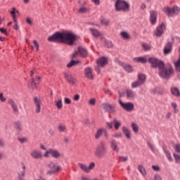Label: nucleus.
Here are the masks:
<instances>
[{"label": "nucleus", "mask_w": 180, "mask_h": 180, "mask_svg": "<svg viewBox=\"0 0 180 180\" xmlns=\"http://www.w3.org/2000/svg\"><path fill=\"white\" fill-rule=\"evenodd\" d=\"M34 103L35 105L36 113H40L41 112V101L37 97H34Z\"/></svg>", "instance_id": "13"}, {"label": "nucleus", "mask_w": 180, "mask_h": 180, "mask_svg": "<svg viewBox=\"0 0 180 180\" xmlns=\"http://www.w3.org/2000/svg\"><path fill=\"white\" fill-rule=\"evenodd\" d=\"M174 148L176 153H180V143L174 144Z\"/></svg>", "instance_id": "49"}, {"label": "nucleus", "mask_w": 180, "mask_h": 180, "mask_svg": "<svg viewBox=\"0 0 180 180\" xmlns=\"http://www.w3.org/2000/svg\"><path fill=\"white\" fill-rule=\"evenodd\" d=\"M0 101L1 102H5L6 98L4 96V94L0 93Z\"/></svg>", "instance_id": "58"}, {"label": "nucleus", "mask_w": 180, "mask_h": 180, "mask_svg": "<svg viewBox=\"0 0 180 180\" xmlns=\"http://www.w3.org/2000/svg\"><path fill=\"white\" fill-rule=\"evenodd\" d=\"M79 98H81L79 94H76L73 96V101H75L77 102V101H79Z\"/></svg>", "instance_id": "57"}, {"label": "nucleus", "mask_w": 180, "mask_h": 180, "mask_svg": "<svg viewBox=\"0 0 180 180\" xmlns=\"http://www.w3.org/2000/svg\"><path fill=\"white\" fill-rule=\"evenodd\" d=\"M138 81L142 84H144L146 82V75H143L141 73H139L138 75Z\"/></svg>", "instance_id": "28"}, {"label": "nucleus", "mask_w": 180, "mask_h": 180, "mask_svg": "<svg viewBox=\"0 0 180 180\" xmlns=\"http://www.w3.org/2000/svg\"><path fill=\"white\" fill-rule=\"evenodd\" d=\"M152 169H153V171H160V167L155 166V165H153L152 166Z\"/></svg>", "instance_id": "64"}, {"label": "nucleus", "mask_w": 180, "mask_h": 180, "mask_svg": "<svg viewBox=\"0 0 180 180\" xmlns=\"http://www.w3.org/2000/svg\"><path fill=\"white\" fill-rule=\"evenodd\" d=\"M47 168L49 171L47 172L48 175H53V174H57L61 171V166L54 163V162H51L47 165Z\"/></svg>", "instance_id": "6"}, {"label": "nucleus", "mask_w": 180, "mask_h": 180, "mask_svg": "<svg viewBox=\"0 0 180 180\" xmlns=\"http://www.w3.org/2000/svg\"><path fill=\"white\" fill-rule=\"evenodd\" d=\"M138 169L141 172V174L143 176H146L147 175V172L146 171V168L143 167V165H139L138 166Z\"/></svg>", "instance_id": "33"}, {"label": "nucleus", "mask_w": 180, "mask_h": 180, "mask_svg": "<svg viewBox=\"0 0 180 180\" xmlns=\"http://www.w3.org/2000/svg\"><path fill=\"white\" fill-rule=\"evenodd\" d=\"M66 79L68 82H70V84H75L77 81L75 78H74V77H72L71 75H66Z\"/></svg>", "instance_id": "29"}, {"label": "nucleus", "mask_w": 180, "mask_h": 180, "mask_svg": "<svg viewBox=\"0 0 180 180\" xmlns=\"http://www.w3.org/2000/svg\"><path fill=\"white\" fill-rule=\"evenodd\" d=\"M157 15H158L157 11H150V20L151 25H155V23L157 22Z\"/></svg>", "instance_id": "16"}, {"label": "nucleus", "mask_w": 180, "mask_h": 180, "mask_svg": "<svg viewBox=\"0 0 180 180\" xmlns=\"http://www.w3.org/2000/svg\"><path fill=\"white\" fill-rule=\"evenodd\" d=\"M102 107L104 110H105V112H108L109 113H115V112H116L115 110L116 106L112 104H109V103H103Z\"/></svg>", "instance_id": "9"}, {"label": "nucleus", "mask_w": 180, "mask_h": 180, "mask_svg": "<svg viewBox=\"0 0 180 180\" xmlns=\"http://www.w3.org/2000/svg\"><path fill=\"white\" fill-rule=\"evenodd\" d=\"M26 166L25 165H22V171L18 174V179L19 180H25V179H23V176H25V175H26Z\"/></svg>", "instance_id": "27"}, {"label": "nucleus", "mask_w": 180, "mask_h": 180, "mask_svg": "<svg viewBox=\"0 0 180 180\" xmlns=\"http://www.w3.org/2000/svg\"><path fill=\"white\" fill-rule=\"evenodd\" d=\"M122 133L124 134V136L127 137V139L131 138V134L130 132V129L126 128V127H122Z\"/></svg>", "instance_id": "25"}, {"label": "nucleus", "mask_w": 180, "mask_h": 180, "mask_svg": "<svg viewBox=\"0 0 180 180\" xmlns=\"http://www.w3.org/2000/svg\"><path fill=\"white\" fill-rule=\"evenodd\" d=\"M106 124L108 129H113V122H107Z\"/></svg>", "instance_id": "63"}, {"label": "nucleus", "mask_w": 180, "mask_h": 180, "mask_svg": "<svg viewBox=\"0 0 180 180\" xmlns=\"http://www.w3.org/2000/svg\"><path fill=\"white\" fill-rule=\"evenodd\" d=\"M78 52L81 57H86V56H88V51H86L85 48H83L82 46L78 47Z\"/></svg>", "instance_id": "24"}, {"label": "nucleus", "mask_w": 180, "mask_h": 180, "mask_svg": "<svg viewBox=\"0 0 180 180\" xmlns=\"http://www.w3.org/2000/svg\"><path fill=\"white\" fill-rule=\"evenodd\" d=\"M120 36L124 39V40H129V39H130V34L127 32H122L120 33Z\"/></svg>", "instance_id": "35"}, {"label": "nucleus", "mask_w": 180, "mask_h": 180, "mask_svg": "<svg viewBox=\"0 0 180 180\" xmlns=\"http://www.w3.org/2000/svg\"><path fill=\"white\" fill-rule=\"evenodd\" d=\"M130 9V5L129 3L122 1V0H117L115 3V11L122 12H129Z\"/></svg>", "instance_id": "4"}, {"label": "nucleus", "mask_w": 180, "mask_h": 180, "mask_svg": "<svg viewBox=\"0 0 180 180\" xmlns=\"http://www.w3.org/2000/svg\"><path fill=\"white\" fill-rule=\"evenodd\" d=\"M0 32H1L3 33V34L8 36V31L6 30V29H5L4 27H0Z\"/></svg>", "instance_id": "55"}, {"label": "nucleus", "mask_w": 180, "mask_h": 180, "mask_svg": "<svg viewBox=\"0 0 180 180\" xmlns=\"http://www.w3.org/2000/svg\"><path fill=\"white\" fill-rule=\"evenodd\" d=\"M171 92L172 95H174V96H180L179 89L176 87H172L171 89Z\"/></svg>", "instance_id": "31"}, {"label": "nucleus", "mask_w": 180, "mask_h": 180, "mask_svg": "<svg viewBox=\"0 0 180 180\" xmlns=\"http://www.w3.org/2000/svg\"><path fill=\"white\" fill-rule=\"evenodd\" d=\"M117 64H119V65H121L122 67H123L124 70H125L127 72H131V71H133V68L131 67V65L127 63H124L120 60H117Z\"/></svg>", "instance_id": "14"}, {"label": "nucleus", "mask_w": 180, "mask_h": 180, "mask_svg": "<svg viewBox=\"0 0 180 180\" xmlns=\"http://www.w3.org/2000/svg\"><path fill=\"white\" fill-rule=\"evenodd\" d=\"M121 108L126 110L127 112H132V110H134V104L131 102H127V103H124L122 101V99H119L118 101Z\"/></svg>", "instance_id": "8"}, {"label": "nucleus", "mask_w": 180, "mask_h": 180, "mask_svg": "<svg viewBox=\"0 0 180 180\" xmlns=\"http://www.w3.org/2000/svg\"><path fill=\"white\" fill-rule=\"evenodd\" d=\"M162 11L165 15H167V16L172 17L174 15H178V13H179L180 8L178 6H174L173 8L167 6L163 8Z\"/></svg>", "instance_id": "7"}, {"label": "nucleus", "mask_w": 180, "mask_h": 180, "mask_svg": "<svg viewBox=\"0 0 180 180\" xmlns=\"http://www.w3.org/2000/svg\"><path fill=\"white\" fill-rule=\"evenodd\" d=\"M154 180H162V178L160 174H155L154 176Z\"/></svg>", "instance_id": "60"}, {"label": "nucleus", "mask_w": 180, "mask_h": 180, "mask_svg": "<svg viewBox=\"0 0 180 180\" xmlns=\"http://www.w3.org/2000/svg\"><path fill=\"white\" fill-rule=\"evenodd\" d=\"M8 103H9V105H11V106L12 107V109L13 110V112L15 113H19V110L18 109V105H16V103H15V101H13V100L9 99L8 101Z\"/></svg>", "instance_id": "20"}, {"label": "nucleus", "mask_w": 180, "mask_h": 180, "mask_svg": "<svg viewBox=\"0 0 180 180\" xmlns=\"http://www.w3.org/2000/svg\"><path fill=\"white\" fill-rule=\"evenodd\" d=\"M79 13H88L89 12V8L85 7V6H82L79 10H78Z\"/></svg>", "instance_id": "37"}, {"label": "nucleus", "mask_w": 180, "mask_h": 180, "mask_svg": "<svg viewBox=\"0 0 180 180\" xmlns=\"http://www.w3.org/2000/svg\"><path fill=\"white\" fill-rule=\"evenodd\" d=\"M56 106L58 109H63V100H58L56 101Z\"/></svg>", "instance_id": "41"}, {"label": "nucleus", "mask_w": 180, "mask_h": 180, "mask_svg": "<svg viewBox=\"0 0 180 180\" xmlns=\"http://www.w3.org/2000/svg\"><path fill=\"white\" fill-rule=\"evenodd\" d=\"M93 168H95V162H91L89 165L88 169H89V173L92 169Z\"/></svg>", "instance_id": "54"}, {"label": "nucleus", "mask_w": 180, "mask_h": 180, "mask_svg": "<svg viewBox=\"0 0 180 180\" xmlns=\"http://www.w3.org/2000/svg\"><path fill=\"white\" fill-rule=\"evenodd\" d=\"M165 24H164V22H162L160 25L157 27L155 36H157V37H161V35L163 34L164 32H165Z\"/></svg>", "instance_id": "10"}, {"label": "nucleus", "mask_w": 180, "mask_h": 180, "mask_svg": "<svg viewBox=\"0 0 180 180\" xmlns=\"http://www.w3.org/2000/svg\"><path fill=\"white\" fill-rule=\"evenodd\" d=\"M142 47L145 51H150L151 50V47L148 44L143 43L142 44Z\"/></svg>", "instance_id": "43"}, {"label": "nucleus", "mask_w": 180, "mask_h": 180, "mask_svg": "<svg viewBox=\"0 0 180 180\" xmlns=\"http://www.w3.org/2000/svg\"><path fill=\"white\" fill-rule=\"evenodd\" d=\"M97 64L99 67H105L108 64V58L105 57H101L97 60Z\"/></svg>", "instance_id": "19"}, {"label": "nucleus", "mask_w": 180, "mask_h": 180, "mask_svg": "<svg viewBox=\"0 0 180 180\" xmlns=\"http://www.w3.org/2000/svg\"><path fill=\"white\" fill-rule=\"evenodd\" d=\"M129 160L127 156H120L119 157V162H126Z\"/></svg>", "instance_id": "45"}, {"label": "nucleus", "mask_w": 180, "mask_h": 180, "mask_svg": "<svg viewBox=\"0 0 180 180\" xmlns=\"http://www.w3.org/2000/svg\"><path fill=\"white\" fill-rule=\"evenodd\" d=\"M34 46L37 48V51H39V43H37V40L33 41Z\"/></svg>", "instance_id": "62"}, {"label": "nucleus", "mask_w": 180, "mask_h": 180, "mask_svg": "<svg viewBox=\"0 0 180 180\" xmlns=\"http://www.w3.org/2000/svg\"><path fill=\"white\" fill-rule=\"evenodd\" d=\"M58 130L60 133H64L66 131L67 127H65V125H59Z\"/></svg>", "instance_id": "44"}, {"label": "nucleus", "mask_w": 180, "mask_h": 180, "mask_svg": "<svg viewBox=\"0 0 180 180\" xmlns=\"http://www.w3.org/2000/svg\"><path fill=\"white\" fill-rule=\"evenodd\" d=\"M143 85L139 80H136L131 83V88H139V86H141Z\"/></svg>", "instance_id": "36"}, {"label": "nucleus", "mask_w": 180, "mask_h": 180, "mask_svg": "<svg viewBox=\"0 0 180 180\" xmlns=\"http://www.w3.org/2000/svg\"><path fill=\"white\" fill-rule=\"evenodd\" d=\"M26 22L27 23V25H33V20H32L31 18H27L26 19Z\"/></svg>", "instance_id": "56"}, {"label": "nucleus", "mask_w": 180, "mask_h": 180, "mask_svg": "<svg viewBox=\"0 0 180 180\" xmlns=\"http://www.w3.org/2000/svg\"><path fill=\"white\" fill-rule=\"evenodd\" d=\"M163 151L168 161H169V162H172V161H174V158H172V155L171 154V152L166 148H164Z\"/></svg>", "instance_id": "23"}, {"label": "nucleus", "mask_w": 180, "mask_h": 180, "mask_svg": "<svg viewBox=\"0 0 180 180\" xmlns=\"http://www.w3.org/2000/svg\"><path fill=\"white\" fill-rule=\"evenodd\" d=\"M172 51V44L171 42H168L163 50V53L165 56H168V54L171 53Z\"/></svg>", "instance_id": "18"}, {"label": "nucleus", "mask_w": 180, "mask_h": 180, "mask_svg": "<svg viewBox=\"0 0 180 180\" xmlns=\"http://www.w3.org/2000/svg\"><path fill=\"white\" fill-rule=\"evenodd\" d=\"M110 148L112 150V151H115V153H119L120 151V148H119V146H117V142L115 139H112L110 142Z\"/></svg>", "instance_id": "17"}, {"label": "nucleus", "mask_w": 180, "mask_h": 180, "mask_svg": "<svg viewBox=\"0 0 180 180\" xmlns=\"http://www.w3.org/2000/svg\"><path fill=\"white\" fill-rule=\"evenodd\" d=\"M126 94L127 98H128V99H134V98L137 96V94H136V92L133 91L132 90H127Z\"/></svg>", "instance_id": "22"}, {"label": "nucleus", "mask_w": 180, "mask_h": 180, "mask_svg": "<svg viewBox=\"0 0 180 180\" xmlns=\"http://www.w3.org/2000/svg\"><path fill=\"white\" fill-rule=\"evenodd\" d=\"M16 13H19V11H16L15 8H13L12 11H11V15L12 18H15L16 16Z\"/></svg>", "instance_id": "47"}, {"label": "nucleus", "mask_w": 180, "mask_h": 180, "mask_svg": "<svg viewBox=\"0 0 180 180\" xmlns=\"http://www.w3.org/2000/svg\"><path fill=\"white\" fill-rule=\"evenodd\" d=\"M18 141H20V143L21 144H25V143H27L28 139H27V138H25V137H23V138H18Z\"/></svg>", "instance_id": "48"}, {"label": "nucleus", "mask_w": 180, "mask_h": 180, "mask_svg": "<svg viewBox=\"0 0 180 180\" xmlns=\"http://www.w3.org/2000/svg\"><path fill=\"white\" fill-rule=\"evenodd\" d=\"M15 129L18 133H20V131H22V124H16Z\"/></svg>", "instance_id": "50"}, {"label": "nucleus", "mask_w": 180, "mask_h": 180, "mask_svg": "<svg viewBox=\"0 0 180 180\" xmlns=\"http://www.w3.org/2000/svg\"><path fill=\"white\" fill-rule=\"evenodd\" d=\"M147 145L149 147V148H150L151 151L154 152V146L153 145V143H151V142L148 141L147 142Z\"/></svg>", "instance_id": "53"}, {"label": "nucleus", "mask_w": 180, "mask_h": 180, "mask_svg": "<svg viewBox=\"0 0 180 180\" xmlns=\"http://www.w3.org/2000/svg\"><path fill=\"white\" fill-rule=\"evenodd\" d=\"M29 88L31 89H36L37 86L36 85V80L34 79H32V82L28 84Z\"/></svg>", "instance_id": "34"}, {"label": "nucleus", "mask_w": 180, "mask_h": 180, "mask_svg": "<svg viewBox=\"0 0 180 180\" xmlns=\"http://www.w3.org/2000/svg\"><path fill=\"white\" fill-rule=\"evenodd\" d=\"M49 41H57L58 43H64L68 46L74 45L77 40V35L68 31L63 32H56L48 38Z\"/></svg>", "instance_id": "2"}, {"label": "nucleus", "mask_w": 180, "mask_h": 180, "mask_svg": "<svg viewBox=\"0 0 180 180\" xmlns=\"http://www.w3.org/2000/svg\"><path fill=\"white\" fill-rule=\"evenodd\" d=\"M64 101H65V103L66 105H70V103H71V99H70V98H65Z\"/></svg>", "instance_id": "59"}, {"label": "nucleus", "mask_w": 180, "mask_h": 180, "mask_svg": "<svg viewBox=\"0 0 180 180\" xmlns=\"http://www.w3.org/2000/svg\"><path fill=\"white\" fill-rule=\"evenodd\" d=\"M78 165L79 168L82 169V171H84V172H86V174H89L88 166L82 163H79Z\"/></svg>", "instance_id": "30"}, {"label": "nucleus", "mask_w": 180, "mask_h": 180, "mask_svg": "<svg viewBox=\"0 0 180 180\" xmlns=\"http://www.w3.org/2000/svg\"><path fill=\"white\" fill-rule=\"evenodd\" d=\"M78 61L77 60H71L68 65L67 67L68 68H71V67H74V65H77V64H78Z\"/></svg>", "instance_id": "42"}, {"label": "nucleus", "mask_w": 180, "mask_h": 180, "mask_svg": "<svg viewBox=\"0 0 180 180\" xmlns=\"http://www.w3.org/2000/svg\"><path fill=\"white\" fill-rule=\"evenodd\" d=\"M90 32L94 37H101V36H102V34L96 29L90 28Z\"/></svg>", "instance_id": "26"}, {"label": "nucleus", "mask_w": 180, "mask_h": 180, "mask_svg": "<svg viewBox=\"0 0 180 180\" xmlns=\"http://www.w3.org/2000/svg\"><path fill=\"white\" fill-rule=\"evenodd\" d=\"M134 61L141 63V64H146L147 61H148V56L134 58Z\"/></svg>", "instance_id": "15"}, {"label": "nucleus", "mask_w": 180, "mask_h": 180, "mask_svg": "<svg viewBox=\"0 0 180 180\" xmlns=\"http://www.w3.org/2000/svg\"><path fill=\"white\" fill-rule=\"evenodd\" d=\"M173 157L176 164H180V155L176 153H173Z\"/></svg>", "instance_id": "39"}, {"label": "nucleus", "mask_w": 180, "mask_h": 180, "mask_svg": "<svg viewBox=\"0 0 180 180\" xmlns=\"http://www.w3.org/2000/svg\"><path fill=\"white\" fill-rule=\"evenodd\" d=\"M112 137H114L115 139H122V133H116L112 135Z\"/></svg>", "instance_id": "52"}, {"label": "nucleus", "mask_w": 180, "mask_h": 180, "mask_svg": "<svg viewBox=\"0 0 180 180\" xmlns=\"http://www.w3.org/2000/svg\"><path fill=\"white\" fill-rule=\"evenodd\" d=\"M112 123H114V128L115 130H119L120 126H122V122L120 121H117V120H113Z\"/></svg>", "instance_id": "32"}, {"label": "nucleus", "mask_w": 180, "mask_h": 180, "mask_svg": "<svg viewBox=\"0 0 180 180\" xmlns=\"http://www.w3.org/2000/svg\"><path fill=\"white\" fill-rule=\"evenodd\" d=\"M30 156L32 158H34V160H40V159L43 158V154L41 153V152L40 150H33L30 153Z\"/></svg>", "instance_id": "12"}, {"label": "nucleus", "mask_w": 180, "mask_h": 180, "mask_svg": "<svg viewBox=\"0 0 180 180\" xmlns=\"http://www.w3.org/2000/svg\"><path fill=\"white\" fill-rule=\"evenodd\" d=\"M84 75L89 79H94V69L91 67L84 68Z\"/></svg>", "instance_id": "11"}, {"label": "nucleus", "mask_w": 180, "mask_h": 180, "mask_svg": "<svg viewBox=\"0 0 180 180\" xmlns=\"http://www.w3.org/2000/svg\"><path fill=\"white\" fill-rule=\"evenodd\" d=\"M104 137L105 139V140H108L109 139V134H108V131L105 129V131H104Z\"/></svg>", "instance_id": "61"}, {"label": "nucleus", "mask_w": 180, "mask_h": 180, "mask_svg": "<svg viewBox=\"0 0 180 180\" xmlns=\"http://www.w3.org/2000/svg\"><path fill=\"white\" fill-rule=\"evenodd\" d=\"M50 156L58 160V158H61V157H63V154L56 149L49 148L44 154V157H45V158H49Z\"/></svg>", "instance_id": "5"}, {"label": "nucleus", "mask_w": 180, "mask_h": 180, "mask_svg": "<svg viewBox=\"0 0 180 180\" xmlns=\"http://www.w3.org/2000/svg\"><path fill=\"white\" fill-rule=\"evenodd\" d=\"M106 131V129L105 128H101L98 129L95 134V139L98 140L102 137V134H103V132Z\"/></svg>", "instance_id": "21"}, {"label": "nucleus", "mask_w": 180, "mask_h": 180, "mask_svg": "<svg viewBox=\"0 0 180 180\" xmlns=\"http://www.w3.org/2000/svg\"><path fill=\"white\" fill-rule=\"evenodd\" d=\"M131 127L134 133H139V125H137V124L133 122L131 124Z\"/></svg>", "instance_id": "40"}, {"label": "nucleus", "mask_w": 180, "mask_h": 180, "mask_svg": "<svg viewBox=\"0 0 180 180\" xmlns=\"http://www.w3.org/2000/svg\"><path fill=\"white\" fill-rule=\"evenodd\" d=\"M101 23L103 26H109L110 21L106 18H101Z\"/></svg>", "instance_id": "38"}, {"label": "nucleus", "mask_w": 180, "mask_h": 180, "mask_svg": "<svg viewBox=\"0 0 180 180\" xmlns=\"http://www.w3.org/2000/svg\"><path fill=\"white\" fill-rule=\"evenodd\" d=\"M172 106L174 109V113H179V110H178V105H176V103H172Z\"/></svg>", "instance_id": "46"}, {"label": "nucleus", "mask_w": 180, "mask_h": 180, "mask_svg": "<svg viewBox=\"0 0 180 180\" xmlns=\"http://www.w3.org/2000/svg\"><path fill=\"white\" fill-rule=\"evenodd\" d=\"M148 63H149L153 68L159 69V75L161 78L169 79V77L174 74V68L171 65L165 66L164 62L155 57L148 56Z\"/></svg>", "instance_id": "1"}, {"label": "nucleus", "mask_w": 180, "mask_h": 180, "mask_svg": "<svg viewBox=\"0 0 180 180\" xmlns=\"http://www.w3.org/2000/svg\"><path fill=\"white\" fill-rule=\"evenodd\" d=\"M107 151L108 148H106V143L101 141L96 148L94 151V156L96 158H104V157L106 155Z\"/></svg>", "instance_id": "3"}, {"label": "nucleus", "mask_w": 180, "mask_h": 180, "mask_svg": "<svg viewBox=\"0 0 180 180\" xmlns=\"http://www.w3.org/2000/svg\"><path fill=\"white\" fill-rule=\"evenodd\" d=\"M96 103V100L95 98H91L89 101V104H90L91 106H95Z\"/></svg>", "instance_id": "51"}]
</instances>
